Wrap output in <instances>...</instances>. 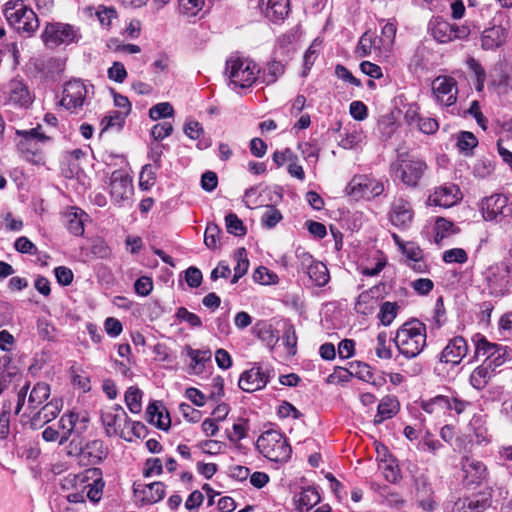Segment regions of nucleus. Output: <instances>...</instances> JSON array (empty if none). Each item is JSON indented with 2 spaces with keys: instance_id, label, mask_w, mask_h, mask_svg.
<instances>
[{
  "instance_id": "aec40b11",
  "label": "nucleus",
  "mask_w": 512,
  "mask_h": 512,
  "mask_svg": "<svg viewBox=\"0 0 512 512\" xmlns=\"http://www.w3.org/2000/svg\"><path fill=\"white\" fill-rule=\"evenodd\" d=\"M468 352V345L462 336L452 338L440 355V361L457 365L466 356Z\"/></svg>"
},
{
  "instance_id": "c85d7f7f",
  "label": "nucleus",
  "mask_w": 512,
  "mask_h": 512,
  "mask_svg": "<svg viewBox=\"0 0 512 512\" xmlns=\"http://www.w3.org/2000/svg\"><path fill=\"white\" fill-rule=\"evenodd\" d=\"M320 501V494L314 487L303 488L302 491L295 496L296 509L299 512H308Z\"/></svg>"
},
{
  "instance_id": "58836bf2",
  "label": "nucleus",
  "mask_w": 512,
  "mask_h": 512,
  "mask_svg": "<svg viewBox=\"0 0 512 512\" xmlns=\"http://www.w3.org/2000/svg\"><path fill=\"white\" fill-rule=\"evenodd\" d=\"M493 372V368L487 366L485 363H482V365L475 368L471 373V385L477 390L483 389L488 384Z\"/></svg>"
},
{
  "instance_id": "20e7f679",
  "label": "nucleus",
  "mask_w": 512,
  "mask_h": 512,
  "mask_svg": "<svg viewBox=\"0 0 512 512\" xmlns=\"http://www.w3.org/2000/svg\"><path fill=\"white\" fill-rule=\"evenodd\" d=\"M426 170V162L408 152L399 153L397 159L391 164L394 178L410 188L418 186Z\"/></svg>"
},
{
  "instance_id": "423d86ee",
  "label": "nucleus",
  "mask_w": 512,
  "mask_h": 512,
  "mask_svg": "<svg viewBox=\"0 0 512 512\" xmlns=\"http://www.w3.org/2000/svg\"><path fill=\"white\" fill-rule=\"evenodd\" d=\"M259 72L257 64L252 60L231 57L226 61V74L235 88L251 87Z\"/></svg>"
},
{
  "instance_id": "13d9d810",
  "label": "nucleus",
  "mask_w": 512,
  "mask_h": 512,
  "mask_svg": "<svg viewBox=\"0 0 512 512\" xmlns=\"http://www.w3.org/2000/svg\"><path fill=\"white\" fill-rule=\"evenodd\" d=\"M186 349L187 355L191 358V367L193 369H196L198 365L211 360L212 354L210 350L193 349L190 346H187Z\"/></svg>"
},
{
  "instance_id": "7ed1b4c3",
  "label": "nucleus",
  "mask_w": 512,
  "mask_h": 512,
  "mask_svg": "<svg viewBox=\"0 0 512 512\" xmlns=\"http://www.w3.org/2000/svg\"><path fill=\"white\" fill-rule=\"evenodd\" d=\"M3 13L10 26L25 37H31L39 28V19L25 0L7 1Z\"/></svg>"
},
{
  "instance_id": "bf43d9fd",
  "label": "nucleus",
  "mask_w": 512,
  "mask_h": 512,
  "mask_svg": "<svg viewBox=\"0 0 512 512\" xmlns=\"http://www.w3.org/2000/svg\"><path fill=\"white\" fill-rule=\"evenodd\" d=\"M258 337L272 350L279 340L277 331L271 325H264L258 331Z\"/></svg>"
},
{
  "instance_id": "f03ea898",
  "label": "nucleus",
  "mask_w": 512,
  "mask_h": 512,
  "mask_svg": "<svg viewBox=\"0 0 512 512\" xmlns=\"http://www.w3.org/2000/svg\"><path fill=\"white\" fill-rule=\"evenodd\" d=\"M426 340V325L418 319H412L402 324L394 337L399 353L407 359L417 357L425 348Z\"/></svg>"
},
{
  "instance_id": "4c0bfd02",
  "label": "nucleus",
  "mask_w": 512,
  "mask_h": 512,
  "mask_svg": "<svg viewBox=\"0 0 512 512\" xmlns=\"http://www.w3.org/2000/svg\"><path fill=\"white\" fill-rule=\"evenodd\" d=\"M470 426L473 429L474 437L478 444L490 442L491 435L489 434L488 428L486 426L485 415H474L470 421Z\"/></svg>"
},
{
  "instance_id": "bb28decb",
  "label": "nucleus",
  "mask_w": 512,
  "mask_h": 512,
  "mask_svg": "<svg viewBox=\"0 0 512 512\" xmlns=\"http://www.w3.org/2000/svg\"><path fill=\"white\" fill-rule=\"evenodd\" d=\"M62 218L69 232L75 236H81L84 233V222L88 219V214L77 207H68L63 213Z\"/></svg>"
},
{
  "instance_id": "f704fd0d",
  "label": "nucleus",
  "mask_w": 512,
  "mask_h": 512,
  "mask_svg": "<svg viewBox=\"0 0 512 512\" xmlns=\"http://www.w3.org/2000/svg\"><path fill=\"white\" fill-rule=\"evenodd\" d=\"M349 365L352 375L358 379L370 383L376 387H380L384 383L383 378L376 379L374 377L372 368L367 363L355 361L351 362Z\"/></svg>"
},
{
  "instance_id": "c756f323",
  "label": "nucleus",
  "mask_w": 512,
  "mask_h": 512,
  "mask_svg": "<svg viewBox=\"0 0 512 512\" xmlns=\"http://www.w3.org/2000/svg\"><path fill=\"white\" fill-rule=\"evenodd\" d=\"M399 411V402L395 397H384L377 407V414L374 418L376 425L381 424L383 421L392 418Z\"/></svg>"
},
{
  "instance_id": "e2e57ef3",
  "label": "nucleus",
  "mask_w": 512,
  "mask_h": 512,
  "mask_svg": "<svg viewBox=\"0 0 512 512\" xmlns=\"http://www.w3.org/2000/svg\"><path fill=\"white\" fill-rule=\"evenodd\" d=\"M282 339L284 345L289 351V354L295 355L297 346V336L295 328L292 324L285 325Z\"/></svg>"
},
{
  "instance_id": "49530a36",
  "label": "nucleus",
  "mask_w": 512,
  "mask_h": 512,
  "mask_svg": "<svg viewBox=\"0 0 512 512\" xmlns=\"http://www.w3.org/2000/svg\"><path fill=\"white\" fill-rule=\"evenodd\" d=\"M467 66H468L469 70L473 72V74L475 76V79H476L475 89H476V91H478V92L483 91L484 83H485V80H486L485 69L479 63L478 60H476V59H474L472 57L467 60Z\"/></svg>"
},
{
  "instance_id": "9d476101",
  "label": "nucleus",
  "mask_w": 512,
  "mask_h": 512,
  "mask_svg": "<svg viewBox=\"0 0 512 512\" xmlns=\"http://www.w3.org/2000/svg\"><path fill=\"white\" fill-rule=\"evenodd\" d=\"M128 419L125 410L117 404L106 408L101 414L102 423L109 437L119 435L123 439L131 441V437H127L124 434V426L127 424Z\"/></svg>"
},
{
  "instance_id": "4d7b16f0",
  "label": "nucleus",
  "mask_w": 512,
  "mask_h": 512,
  "mask_svg": "<svg viewBox=\"0 0 512 512\" xmlns=\"http://www.w3.org/2000/svg\"><path fill=\"white\" fill-rule=\"evenodd\" d=\"M478 140L472 132L462 131L457 137V147L462 152H469L475 148Z\"/></svg>"
},
{
  "instance_id": "c9c22d12",
  "label": "nucleus",
  "mask_w": 512,
  "mask_h": 512,
  "mask_svg": "<svg viewBox=\"0 0 512 512\" xmlns=\"http://www.w3.org/2000/svg\"><path fill=\"white\" fill-rule=\"evenodd\" d=\"M50 386L45 382H38L29 393L27 409L34 410L44 403L50 396Z\"/></svg>"
},
{
  "instance_id": "0e129e2a",
  "label": "nucleus",
  "mask_w": 512,
  "mask_h": 512,
  "mask_svg": "<svg viewBox=\"0 0 512 512\" xmlns=\"http://www.w3.org/2000/svg\"><path fill=\"white\" fill-rule=\"evenodd\" d=\"M442 258L445 263L463 264V263L467 262L468 255H467L466 251L462 248H453V249L446 250L443 253Z\"/></svg>"
},
{
  "instance_id": "4468645a",
  "label": "nucleus",
  "mask_w": 512,
  "mask_h": 512,
  "mask_svg": "<svg viewBox=\"0 0 512 512\" xmlns=\"http://www.w3.org/2000/svg\"><path fill=\"white\" fill-rule=\"evenodd\" d=\"M459 478L466 487L480 485L486 477L487 469L483 462L465 456L460 462Z\"/></svg>"
},
{
  "instance_id": "8fccbe9b",
  "label": "nucleus",
  "mask_w": 512,
  "mask_h": 512,
  "mask_svg": "<svg viewBox=\"0 0 512 512\" xmlns=\"http://www.w3.org/2000/svg\"><path fill=\"white\" fill-rule=\"evenodd\" d=\"M448 406L449 398L442 395H438L429 401L422 403V409L430 414L444 411Z\"/></svg>"
},
{
  "instance_id": "a19ab883",
  "label": "nucleus",
  "mask_w": 512,
  "mask_h": 512,
  "mask_svg": "<svg viewBox=\"0 0 512 512\" xmlns=\"http://www.w3.org/2000/svg\"><path fill=\"white\" fill-rule=\"evenodd\" d=\"M452 24L445 20H436L432 26V35L440 43L453 41Z\"/></svg>"
},
{
  "instance_id": "e433bc0d",
  "label": "nucleus",
  "mask_w": 512,
  "mask_h": 512,
  "mask_svg": "<svg viewBox=\"0 0 512 512\" xmlns=\"http://www.w3.org/2000/svg\"><path fill=\"white\" fill-rule=\"evenodd\" d=\"M417 503L418 505L427 512H432L436 508V502L433 497L432 487L426 483L422 482L421 485L417 487Z\"/></svg>"
},
{
  "instance_id": "37998d69",
  "label": "nucleus",
  "mask_w": 512,
  "mask_h": 512,
  "mask_svg": "<svg viewBox=\"0 0 512 512\" xmlns=\"http://www.w3.org/2000/svg\"><path fill=\"white\" fill-rule=\"evenodd\" d=\"M473 340L475 342V357L483 356L485 357L484 361H488L493 353H495L498 344L489 342L480 334H477Z\"/></svg>"
},
{
  "instance_id": "5fc2aeb1",
  "label": "nucleus",
  "mask_w": 512,
  "mask_h": 512,
  "mask_svg": "<svg viewBox=\"0 0 512 512\" xmlns=\"http://www.w3.org/2000/svg\"><path fill=\"white\" fill-rule=\"evenodd\" d=\"M205 0H178L179 10L188 16L197 15L203 8Z\"/></svg>"
},
{
  "instance_id": "c03bdc74",
  "label": "nucleus",
  "mask_w": 512,
  "mask_h": 512,
  "mask_svg": "<svg viewBox=\"0 0 512 512\" xmlns=\"http://www.w3.org/2000/svg\"><path fill=\"white\" fill-rule=\"evenodd\" d=\"M142 391L137 387H129L125 393V402L128 409L136 414L142 409Z\"/></svg>"
},
{
  "instance_id": "ddd939ff",
  "label": "nucleus",
  "mask_w": 512,
  "mask_h": 512,
  "mask_svg": "<svg viewBox=\"0 0 512 512\" xmlns=\"http://www.w3.org/2000/svg\"><path fill=\"white\" fill-rule=\"evenodd\" d=\"M87 95L88 89L81 80H70L64 86L60 104L70 112L78 113Z\"/></svg>"
},
{
  "instance_id": "2eb2a0df",
  "label": "nucleus",
  "mask_w": 512,
  "mask_h": 512,
  "mask_svg": "<svg viewBox=\"0 0 512 512\" xmlns=\"http://www.w3.org/2000/svg\"><path fill=\"white\" fill-rule=\"evenodd\" d=\"M432 92L438 103L451 106L457 100V82L450 76H438L432 82Z\"/></svg>"
},
{
  "instance_id": "412c9836",
  "label": "nucleus",
  "mask_w": 512,
  "mask_h": 512,
  "mask_svg": "<svg viewBox=\"0 0 512 512\" xmlns=\"http://www.w3.org/2000/svg\"><path fill=\"white\" fill-rule=\"evenodd\" d=\"M487 280L500 289L512 288V267L505 262L494 264L488 270Z\"/></svg>"
},
{
  "instance_id": "79ce46f5",
  "label": "nucleus",
  "mask_w": 512,
  "mask_h": 512,
  "mask_svg": "<svg viewBox=\"0 0 512 512\" xmlns=\"http://www.w3.org/2000/svg\"><path fill=\"white\" fill-rule=\"evenodd\" d=\"M127 117V113H122L121 111L113 110L109 111L107 115L101 121L102 132H105L109 129L120 130Z\"/></svg>"
},
{
  "instance_id": "a18cd8bd",
  "label": "nucleus",
  "mask_w": 512,
  "mask_h": 512,
  "mask_svg": "<svg viewBox=\"0 0 512 512\" xmlns=\"http://www.w3.org/2000/svg\"><path fill=\"white\" fill-rule=\"evenodd\" d=\"M495 350L497 351L493 353V355L490 357L488 361H483V363L493 368V370L503 365L506 362V360L511 357L512 352L507 346H503L500 344L497 345Z\"/></svg>"
},
{
  "instance_id": "1a4fd4ad",
  "label": "nucleus",
  "mask_w": 512,
  "mask_h": 512,
  "mask_svg": "<svg viewBox=\"0 0 512 512\" xmlns=\"http://www.w3.org/2000/svg\"><path fill=\"white\" fill-rule=\"evenodd\" d=\"M384 191V186L376 179L364 175L354 176L346 186V193L356 200L371 199L379 196Z\"/></svg>"
},
{
  "instance_id": "7c9ffc66",
  "label": "nucleus",
  "mask_w": 512,
  "mask_h": 512,
  "mask_svg": "<svg viewBox=\"0 0 512 512\" xmlns=\"http://www.w3.org/2000/svg\"><path fill=\"white\" fill-rule=\"evenodd\" d=\"M397 32V26L394 22H387L381 31V36L379 38H375L372 41V46L374 48H378L383 50L384 52H390L395 41Z\"/></svg>"
},
{
  "instance_id": "774afa93",
  "label": "nucleus",
  "mask_w": 512,
  "mask_h": 512,
  "mask_svg": "<svg viewBox=\"0 0 512 512\" xmlns=\"http://www.w3.org/2000/svg\"><path fill=\"white\" fill-rule=\"evenodd\" d=\"M493 171V162L486 158L478 159L473 167L474 175L480 178L488 177Z\"/></svg>"
},
{
  "instance_id": "5701e85b",
  "label": "nucleus",
  "mask_w": 512,
  "mask_h": 512,
  "mask_svg": "<svg viewBox=\"0 0 512 512\" xmlns=\"http://www.w3.org/2000/svg\"><path fill=\"white\" fill-rule=\"evenodd\" d=\"M261 12L271 22L283 21L289 14V0H259Z\"/></svg>"
},
{
  "instance_id": "4be33fe9",
  "label": "nucleus",
  "mask_w": 512,
  "mask_h": 512,
  "mask_svg": "<svg viewBox=\"0 0 512 512\" xmlns=\"http://www.w3.org/2000/svg\"><path fill=\"white\" fill-rule=\"evenodd\" d=\"M301 265L306 266L307 274L316 286L323 287L329 282L330 275L326 265L320 261H314L311 255L304 253Z\"/></svg>"
},
{
  "instance_id": "09e8293b",
  "label": "nucleus",
  "mask_w": 512,
  "mask_h": 512,
  "mask_svg": "<svg viewBox=\"0 0 512 512\" xmlns=\"http://www.w3.org/2000/svg\"><path fill=\"white\" fill-rule=\"evenodd\" d=\"M225 225L230 234L240 237L246 235V227L235 213L230 212L225 216Z\"/></svg>"
},
{
  "instance_id": "de8ad7c7",
  "label": "nucleus",
  "mask_w": 512,
  "mask_h": 512,
  "mask_svg": "<svg viewBox=\"0 0 512 512\" xmlns=\"http://www.w3.org/2000/svg\"><path fill=\"white\" fill-rule=\"evenodd\" d=\"M18 374V368L13 364L11 356L4 354L0 357V378H5L7 387L9 386L12 377Z\"/></svg>"
},
{
  "instance_id": "603ef678",
  "label": "nucleus",
  "mask_w": 512,
  "mask_h": 512,
  "mask_svg": "<svg viewBox=\"0 0 512 512\" xmlns=\"http://www.w3.org/2000/svg\"><path fill=\"white\" fill-rule=\"evenodd\" d=\"M435 241L439 243L443 238L455 233L454 224L444 218H438L435 223Z\"/></svg>"
},
{
  "instance_id": "cd10ccee",
  "label": "nucleus",
  "mask_w": 512,
  "mask_h": 512,
  "mask_svg": "<svg viewBox=\"0 0 512 512\" xmlns=\"http://www.w3.org/2000/svg\"><path fill=\"white\" fill-rule=\"evenodd\" d=\"M134 491L141 496L142 502L153 504L161 501L165 496V485L162 482H153L141 486L138 484Z\"/></svg>"
},
{
  "instance_id": "680f3d73",
  "label": "nucleus",
  "mask_w": 512,
  "mask_h": 512,
  "mask_svg": "<svg viewBox=\"0 0 512 512\" xmlns=\"http://www.w3.org/2000/svg\"><path fill=\"white\" fill-rule=\"evenodd\" d=\"M12 412V402L7 401L3 403L2 411L0 414V438L4 439L9 434V422Z\"/></svg>"
},
{
  "instance_id": "3c124183",
  "label": "nucleus",
  "mask_w": 512,
  "mask_h": 512,
  "mask_svg": "<svg viewBox=\"0 0 512 512\" xmlns=\"http://www.w3.org/2000/svg\"><path fill=\"white\" fill-rule=\"evenodd\" d=\"M284 72V66L281 62L272 61L267 64L263 71V81L266 84L274 83Z\"/></svg>"
},
{
  "instance_id": "864d4df0",
  "label": "nucleus",
  "mask_w": 512,
  "mask_h": 512,
  "mask_svg": "<svg viewBox=\"0 0 512 512\" xmlns=\"http://www.w3.org/2000/svg\"><path fill=\"white\" fill-rule=\"evenodd\" d=\"M221 235L220 227L215 223H209L204 234V243L210 249H216Z\"/></svg>"
},
{
  "instance_id": "393cba45",
  "label": "nucleus",
  "mask_w": 512,
  "mask_h": 512,
  "mask_svg": "<svg viewBox=\"0 0 512 512\" xmlns=\"http://www.w3.org/2000/svg\"><path fill=\"white\" fill-rule=\"evenodd\" d=\"M508 35L509 31L505 26L493 25L482 32L481 47L484 50H495L505 43Z\"/></svg>"
},
{
  "instance_id": "6e6552de",
  "label": "nucleus",
  "mask_w": 512,
  "mask_h": 512,
  "mask_svg": "<svg viewBox=\"0 0 512 512\" xmlns=\"http://www.w3.org/2000/svg\"><path fill=\"white\" fill-rule=\"evenodd\" d=\"M41 37L44 44L52 48L74 42L78 37V31L69 24L48 23Z\"/></svg>"
},
{
  "instance_id": "0eeeda50",
  "label": "nucleus",
  "mask_w": 512,
  "mask_h": 512,
  "mask_svg": "<svg viewBox=\"0 0 512 512\" xmlns=\"http://www.w3.org/2000/svg\"><path fill=\"white\" fill-rule=\"evenodd\" d=\"M4 103L18 109H28L34 102V94L23 79L15 77L4 87Z\"/></svg>"
},
{
  "instance_id": "6e6d98bb",
  "label": "nucleus",
  "mask_w": 512,
  "mask_h": 512,
  "mask_svg": "<svg viewBox=\"0 0 512 512\" xmlns=\"http://www.w3.org/2000/svg\"><path fill=\"white\" fill-rule=\"evenodd\" d=\"M377 343L375 346V352L378 358L380 359H391L392 358V350L390 345H388V339L386 332H380L377 335L376 339Z\"/></svg>"
},
{
  "instance_id": "f3484780",
  "label": "nucleus",
  "mask_w": 512,
  "mask_h": 512,
  "mask_svg": "<svg viewBox=\"0 0 512 512\" xmlns=\"http://www.w3.org/2000/svg\"><path fill=\"white\" fill-rule=\"evenodd\" d=\"M269 379V372H264L261 366L255 365L241 374L238 385L245 392H254L264 388Z\"/></svg>"
},
{
  "instance_id": "473e14b6",
  "label": "nucleus",
  "mask_w": 512,
  "mask_h": 512,
  "mask_svg": "<svg viewBox=\"0 0 512 512\" xmlns=\"http://www.w3.org/2000/svg\"><path fill=\"white\" fill-rule=\"evenodd\" d=\"M79 421V414L75 412L65 413L58 421V430L60 432L59 445H64L75 431L76 424Z\"/></svg>"
},
{
  "instance_id": "052dcab7",
  "label": "nucleus",
  "mask_w": 512,
  "mask_h": 512,
  "mask_svg": "<svg viewBox=\"0 0 512 512\" xmlns=\"http://www.w3.org/2000/svg\"><path fill=\"white\" fill-rule=\"evenodd\" d=\"M174 114L173 106L169 102H162L154 105L149 110V116L153 120L171 117Z\"/></svg>"
},
{
  "instance_id": "a211bd4d",
  "label": "nucleus",
  "mask_w": 512,
  "mask_h": 512,
  "mask_svg": "<svg viewBox=\"0 0 512 512\" xmlns=\"http://www.w3.org/2000/svg\"><path fill=\"white\" fill-rule=\"evenodd\" d=\"M413 216L414 213L411 204L404 199L394 201L389 212L391 224L400 229L410 227Z\"/></svg>"
},
{
  "instance_id": "a878e982",
  "label": "nucleus",
  "mask_w": 512,
  "mask_h": 512,
  "mask_svg": "<svg viewBox=\"0 0 512 512\" xmlns=\"http://www.w3.org/2000/svg\"><path fill=\"white\" fill-rule=\"evenodd\" d=\"M108 455V449L102 440L96 439L84 445L81 464L96 465L101 463Z\"/></svg>"
},
{
  "instance_id": "2f4dec72",
  "label": "nucleus",
  "mask_w": 512,
  "mask_h": 512,
  "mask_svg": "<svg viewBox=\"0 0 512 512\" xmlns=\"http://www.w3.org/2000/svg\"><path fill=\"white\" fill-rule=\"evenodd\" d=\"M160 402L151 403L146 410L149 421L162 430H167L171 425V419Z\"/></svg>"
},
{
  "instance_id": "72a5a7b5",
  "label": "nucleus",
  "mask_w": 512,
  "mask_h": 512,
  "mask_svg": "<svg viewBox=\"0 0 512 512\" xmlns=\"http://www.w3.org/2000/svg\"><path fill=\"white\" fill-rule=\"evenodd\" d=\"M486 499L478 497L459 498L455 501L450 512H483L488 507Z\"/></svg>"
},
{
  "instance_id": "338daca9",
  "label": "nucleus",
  "mask_w": 512,
  "mask_h": 512,
  "mask_svg": "<svg viewBox=\"0 0 512 512\" xmlns=\"http://www.w3.org/2000/svg\"><path fill=\"white\" fill-rule=\"evenodd\" d=\"M282 219L281 212L274 206H268L262 216V224L267 228L275 227Z\"/></svg>"
},
{
  "instance_id": "9b49d317",
  "label": "nucleus",
  "mask_w": 512,
  "mask_h": 512,
  "mask_svg": "<svg viewBox=\"0 0 512 512\" xmlns=\"http://www.w3.org/2000/svg\"><path fill=\"white\" fill-rule=\"evenodd\" d=\"M39 130L40 126L30 130H16V135L19 137L17 148L29 161H36L40 143L48 140V137L40 133Z\"/></svg>"
},
{
  "instance_id": "39448f33",
  "label": "nucleus",
  "mask_w": 512,
  "mask_h": 512,
  "mask_svg": "<svg viewBox=\"0 0 512 512\" xmlns=\"http://www.w3.org/2000/svg\"><path fill=\"white\" fill-rule=\"evenodd\" d=\"M259 452L274 462H287L291 456V447L286 438L276 430L262 433L256 442Z\"/></svg>"
},
{
  "instance_id": "69168bd1",
  "label": "nucleus",
  "mask_w": 512,
  "mask_h": 512,
  "mask_svg": "<svg viewBox=\"0 0 512 512\" xmlns=\"http://www.w3.org/2000/svg\"><path fill=\"white\" fill-rule=\"evenodd\" d=\"M248 423L247 420H241L233 424L232 431H227V438L231 442H238L247 436Z\"/></svg>"
},
{
  "instance_id": "b1692460",
  "label": "nucleus",
  "mask_w": 512,
  "mask_h": 512,
  "mask_svg": "<svg viewBox=\"0 0 512 512\" xmlns=\"http://www.w3.org/2000/svg\"><path fill=\"white\" fill-rule=\"evenodd\" d=\"M62 406V400L53 398L31 417V427L38 429L44 424L54 420L60 413Z\"/></svg>"
},
{
  "instance_id": "f8f14e48",
  "label": "nucleus",
  "mask_w": 512,
  "mask_h": 512,
  "mask_svg": "<svg viewBox=\"0 0 512 512\" xmlns=\"http://www.w3.org/2000/svg\"><path fill=\"white\" fill-rule=\"evenodd\" d=\"M482 214L487 221L500 222L512 213V203L503 194H494L482 201Z\"/></svg>"
},
{
  "instance_id": "ea45409f",
  "label": "nucleus",
  "mask_w": 512,
  "mask_h": 512,
  "mask_svg": "<svg viewBox=\"0 0 512 512\" xmlns=\"http://www.w3.org/2000/svg\"><path fill=\"white\" fill-rule=\"evenodd\" d=\"M399 310L400 305L397 302L385 301L380 305L377 318L383 326H389L397 317Z\"/></svg>"
},
{
  "instance_id": "6ab92c4d",
  "label": "nucleus",
  "mask_w": 512,
  "mask_h": 512,
  "mask_svg": "<svg viewBox=\"0 0 512 512\" xmlns=\"http://www.w3.org/2000/svg\"><path fill=\"white\" fill-rule=\"evenodd\" d=\"M460 199L461 192L459 188L454 184H448L438 187L434 193L429 196L428 202L434 206L449 208L455 205Z\"/></svg>"
},
{
  "instance_id": "dca6fc26",
  "label": "nucleus",
  "mask_w": 512,
  "mask_h": 512,
  "mask_svg": "<svg viewBox=\"0 0 512 512\" xmlns=\"http://www.w3.org/2000/svg\"><path fill=\"white\" fill-rule=\"evenodd\" d=\"M133 185L128 174L115 170L110 177V195L114 203L121 204L132 195Z\"/></svg>"
},
{
  "instance_id": "f257e3e1",
  "label": "nucleus",
  "mask_w": 512,
  "mask_h": 512,
  "mask_svg": "<svg viewBox=\"0 0 512 512\" xmlns=\"http://www.w3.org/2000/svg\"><path fill=\"white\" fill-rule=\"evenodd\" d=\"M60 487L70 503H84L86 499L97 503L105 487L102 470L93 467L79 474L70 473L61 479Z\"/></svg>"
}]
</instances>
